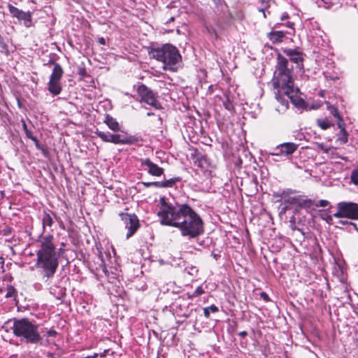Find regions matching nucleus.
Segmentation results:
<instances>
[{
  "label": "nucleus",
  "instance_id": "obj_26",
  "mask_svg": "<svg viewBox=\"0 0 358 358\" xmlns=\"http://www.w3.org/2000/svg\"><path fill=\"white\" fill-rule=\"evenodd\" d=\"M218 311V307L213 304L208 307H206L203 308V315L206 318H209L210 313H217Z\"/></svg>",
  "mask_w": 358,
  "mask_h": 358
},
{
  "label": "nucleus",
  "instance_id": "obj_29",
  "mask_svg": "<svg viewBox=\"0 0 358 358\" xmlns=\"http://www.w3.org/2000/svg\"><path fill=\"white\" fill-rule=\"evenodd\" d=\"M341 136L338 138V141L341 143V144H345L348 141V134L347 131H341Z\"/></svg>",
  "mask_w": 358,
  "mask_h": 358
},
{
  "label": "nucleus",
  "instance_id": "obj_37",
  "mask_svg": "<svg viewBox=\"0 0 358 358\" xmlns=\"http://www.w3.org/2000/svg\"><path fill=\"white\" fill-rule=\"evenodd\" d=\"M57 335V332L55 329H50L46 332V336L48 338L50 337H55Z\"/></svg>",
  "mask_w": 358,
  "mask_h": 358
},
{
  "label": "nucleus",
  "instance_id": "obj_35",
  "mask_svg": "<svg viewBox=\"0 0 358 358\" xmlns=\"http://www.w3.org/2000/svg\"><path fill=\"white\" fill-rule=\"evenodd\" d=\"M78 73L83 78L88 76L87 71L85 67H80L78 69Z\"/></svg>",
  "mask_w": 358,
  "mask_h": 358
},
{
  "label": "nucleus",
  "instance_id": "obj_17",
  "mask_svg": "<svg viewBox=\"0 0 358 358\" xmlns=\"http://www.w3.org/2000/svg\"><path fill=\"white\" fill-rule=\"evenodd\" d=\"M282 92H278V91L275 93V96L277 100L278 103L281 105V108H279V106H275V109L277 112L279 113H284L288 108L289 103L287 100L285 99L282 96Z\"/></svg>",
  "mask_w": 358,
  "mask_h": 358
},
{
  "label": "nucleus",
  "instance_id": "obj_6",
  "mask_svg": "<svg viewBox=\"0 0 358 358\" xmlns=\"http://www.w3.org/2000/svg\"><path fill=\"white\" fill-rule=\"evenodd\" d=\"M95 134L103 142L112 143L114 144L133 145L138 141V138L133 136L111 134L96 129Z\"/></svg>",
  "mask_w": 358,
  "mask_h": 358
},
{
  "label": "nucleus",
  "instance_id": "obj_15",
  "mask_svg": "<svg viewBox=\"0 0 358 358\" xmlns=\"http://www.w3.org/2000/svg\"><path fill=\"white\" fill-rule=\"evenodd\" d=\"M283 52L289 57L291 62L296 64L299 67H303V53L296 49H285Z\"/></svg>",
  "mask_w": 358,
  "mask_h": 358
},
{
  "label": "nucleus",
  "instance_id": "obj_8",
  "mask_svg": "<svg viewBox=\"0 0 358 358\" xmlns=\"http://www.w3.org/2000/svg\"><path fill=\"white\" fill-rule=\"evenodd\" d=\"M337 218L345 217L350 220H358V203L342 201L337 204V212L334 214Z\"/></svg>",
  "mask_w": 358,
  "mask_h": 358
},
{
  "label": "nucleus",
  "instance_id": "obj_53",
  "mask_svg": "<svg viewBox=\"0 0 358 358\" xmlns=\"http://www.w3.org/2000/svg\"><path fill=\"white\" fill-rule=\"evenodd\" d=\"M153 115L152 113H148V114H147L148 116H150V115Z\"/></svg>",
  "mask_w": 358,
  "mask_h": 358
},
{
  "label": "nucleus",
  "instance_id": "obj_58",
  "mask_svg": "<svg viewBox=\"0 0 358 358\" xmlns=\"http://www.w3.org/2000/svg\"><path fill=\"white\" fill-rule=\"evenodd\" d=\"M320 147L323 149L322 145H320Z\"/></svg>",
  "mask_w": 358,
  "mask_h": 358
},
{
  "label": "nucleus",
  "instance_id": "obj_9",
  "mask_svg": "<svg viewBox=\"0 0 358 358\" xmlns=\"http://www.w3.org/2000/svg\"><path fill=\"white\" fill-rule=\"evenodd\" d=\"M136 92L141 98V102H144L156 109H161L162 108L161 103L157 100V94L145 84H140L136 89Z\"/></svg>",
  "mask_w": 358,
  "mask_h": 358
},
{
  "label": "nucleus",
  "instance_id": "obj_51",
  "mask_svg": "<svg viewBox=\"0 0 358 358\" xmlns=\"http://www.w3.org/2000/svg\"><path fill=\"white\" fill-rule=\"evenodd\" d=\"M2 48H3V49L6 50V51L8 52V46L6 43L2 44Z\"/></svg>",
  "mask_w": 358,
  "mask_h": 358
},
{
  "label": "nucleus",
  "instance_id": "obj_39",
  "mask_svg": "<svg viewBox=\"0 0 358 358\" xmlns=\"http://www.w3.org/2000/svg\"><path fill=\"white\" fill-rule=\"evenodd\" d=\"M260 297L266 302H268L270 301V298H269L268 295L264 292H262L260 293Z\"/></svg>",
  "mask_w": 358,
  "mask_h": 358
},
{
  "label": "nucleus",
  "instance_id": "obj_13",
  "mask_svg": "<svg viewBox=\"0 0 358 358\" xmlns=\"http://www.w3.org/2000/svg\"><path fill=\"white\" fill-rule=\"evenodd\" d=\"M282 24L277 23L274 25L271 31L266 34L267 38L273 43H280L283 41L287 31H284L282 30H276V29Z\"/></svg>",
  "mask_w": 358,
  "mask_h": 358
},
{
  "label": "nucleus",
  "instance_id": "obj_49",
  "mask_svg": "<svg viewBox=\"0 0 358 358\" xmlns=\"http://www.w3.org/2000/svg\"><path fill=\"white\" fill-rule=\"evenodd\" d=\"M11 232V229L10 228H7L6 229H4V234L5 235H8L9 234H10Z\"/></svg>",
  "mask_w": 358,
  "mask_h": 358
},
{
  "label": "nucleus",
  "instance_id": "obj_12",
  "mask_svg": "<svg viewBox=\"0 0 358 358\" xmlns=\"http://www.w3.org/2000/svg\"><path fill=\"white\" fill-rule=\"evenodd\" d=\"M299 145L294 143H283L274 148V152L270 154L273 156L289 157L297 150Z\"/></svg>",
  "mask_w": 358,
  "mask_h": 358
},
{
  "label": "nucleus",
  "instance_id": "obj_30",
  "mask_svg": "<svg viewBox=\"0 0 358 358\" xmlns=\"http://www.w3.org/2000/svg\"><path fill=\"white\" fill-rule=\"evenodd\" d=\"M350 179L355 185H358V167L352 171Z\"/></svg>",
  "mask_w": 358,
  "mask_h": 358
},
{
  "label": "nucleus",
  "instance_id": "obj_48",
  "mask_svg": "<svg viewBox=\"0 0 358 358\" xmlns=\"http://www.w3.org/2000/svg\"><path fill=\"white\" fill-rule=\"evenodd\" d=\"M324 220L327 223L331 224L332 222V217L331 215H328Z\"/></svg>",
  "mask_w": 358,
  "mask_h": 358
},
{
  "label": "nucleus",
  "instance_id": "obj_7",
  "mask_svg": "<svg viewBox=\"0 0 358 358\" xmlns=\"http://www.w3.org/2000/svg\"><path fill=\"white\" fill-rule=\"evenodd\" d=\"M53 65L54 68L50 76L48 90L52 95L57 96L62 91L61 79L64 74V70L59 63L53 62Z\"/></svg>",
  "mask_w": 358,
  "mask_h": 358
},
{
  "label": "nucleus",
  "instance_id": "obj_19",
  "mask_svg": "<svg viewBox=\"0 0 358 358\" xmlns=\"http://www.w3.org/2000/svg\"><path fill=\"white\" fill-rule=\"evenodd\" d=\"M50 213L57 218V215L55 213L51 212L50 210H44L42 217V225L43 231H45L46 227H51L54 223Z\"/></svg>",
  "mask_w": 358,
  "mask_h": 358
},
{
  "label": "nucleus",
  "instance_id": "obj_32",
  "mask_svg": "<svg viewBox=\"0 0 358 358\" xmlns=\"http://www.w3.org/2000/svg\"><path fill=\"white\" fill-rule=\"evenodd\" d=\"M192 152L191 153V157L194 161L196 159H198L200 156H204V155H201L197 148H192Z\"/></svg>",
  "mask_w": 358,
  "mask_h": 358
},
{
  "label": "nucleus",
  "instance_id": "obj_18",
  "mask_svg": "<svg viewBox=\"0 0 358 358\" xmlns=\"http://www.w3.org/2000/svg\"><path fill=\"white\" fill-rule=\"evenodd\" d=\"M9 10L13 15L14 17H17L19 20L31 21V16L29 12H24L13 6H9Z\"/></svg>",
  "mask_w": 358,
  "mask_h": 358
},
{
  "label": "nucleus",
  "instance_id": "obj_33",
  "mask_svg": "<svg viewBox=\"0 0 358 358\" xmlns=\"http://www.w3.org/2000/svg\"><path fill=\"white\" fill-rule=\"evenodd\" d=\"M142 183L146 187H152L153 186V187L159 188L158 181H155V182H143Z\"/></svg>",
  "mask_w": 358,
  "mask_h": 358
},
{
  "label": "nucleus",
  "instance_id": "obj_27",
  "mask_svg": "<svg viewBox=\"0 0 358 358\" xmlns=\"http://www.w3.org/2000/svg\"><path fill=\"white\" fill-rule=\"evenodd\" d=\"M285 189L282 190L281 192H274L273 194V197L275 199L276 202H281L284 201V198L286 196Z\"/></svg>",
  "mask_w": 358,
  "mask_h": 358
},
{
  "label": "nucleus",
  "instance_id": "obj_55",
  "mask_svg": "<svg viewBox=\"0 0 358 358\" xmlns=\"http://www.w3.org/2000/svg\"><path fill=\"white\" fill-rule=\"evenodd\" d=\"M24 127L26 129L27 128V124H25V122H24Z\"/></svg>",
  "mask_w": 358,
  "mask_h": 358
},
{
  "label": "nucleus",
  "instance_id": "obj_36",
  "mask_svg": "<svg viewBox=\"0 0 358 358\" xmlns=\"http://www.w3.org/2000/svg\"><path fill=\"white\" fill-rule=\"evenodd\" d=\"M329 204V202L327 200H320L319 201L318 203H315L314 205L316 207L321 206V207H325Z\"/></svg>",
  "mask_w": 358,
  "mask_h": 358
},
{
  "label": "nucleus",
  "instance_id": "obj_34",
  "mask_svg": "<svg viewBox=\"0 0 358 358\" xmlns=\"http://www.w3.org/2000/svg\"><path fill=\"white\" fill-rule=\"evenodd\" d=\"M223 104L224 108L229 111L234 109V106L228 98L227 101L223 103Z\"/></svg>",
  "mask_w": 358,
  "mask_h": 358
},
{
  "label": "nucleus",
  "instance_id": "obj_38",
  "mask_svg": "<svg viewBox=\"0 0 358 358\" xmlns=\"http://www.w3.org/2000/svg\"><path fill=\"white\" fill-rule=\"evenodd\" d=\"M260 1L263 5L264 8H261L259 10L262 11L264 14V16L266 17L264 8L268 7V1H266L265 0H260Z\"/></svg>",
  "mask_w": 358,
  "mask_h": 358
},
{
  "label": "nucleus",
  "instance_id": "obj_52",
  "mask_svg": "<svg viewBox=\"0 0 358 358\" xmlns=\"http://www.w3.org/2000/svg\"><path fill=\"white\" fill-rule=\"evenodd\" d=\"M174 20H175L174 17H170V19L167 21V23H168V22H173V21H174Z\"/></svg>",
  "mask_w": 358,
  "mask_h": 358
},
{
  "label": "nucleus",
  "instance_id": "obj_56",
  "mask_svg": "<svg viewBox=\"0 0 358 358\" xmlns=\"http://www.w3.org/2000/svg\"><path fill=\"white\" fill-rule=\"evenodd\" d=\"M215 37L217 38V34L216 31H215Z\"/></svg>",
  "mask_w": 358,
  "mask_h": 358
},
{
  "label": "nucleus",
  "instance_id": "obj_5",
  "mask_svg": "<svg viewBox=\"0 0 358 358\" xmlns=\"http://www.w3.org/2000/svg\"><path fill=\"white\" fill-rule=\"evenodd\" d=\"M13 334L27 343H41L43 338L38 331V326L28 318L13 319Z\"/></svg>",
  "mask_w": 358,
  "mask_h": 358
},
{
  "label": "nucleus",
  "instance_id": "obj_54",
  "mask_svg": "<svg viewBox=\"0 0 358 358\" xmlns=\"http://www.w3.org/2000/svg\"><path fill=\"white\" fill-rule=\"evenodd\" d=\"M213 257H214V258H215V259H217V255H214V256H213Z\"/></svg>",
  "mask_w": 358,
  "mask_h": 358
},
{
  "label": "nucleus",
  "instance_id": "obj_45",
  "mask_svg": "<svg viewBox=\"0 0 358 358\" xmlns=\"http://www.w3.org/2000/svg\"><path fill=\"white\" fill-rule=\"evenodd\" d=\"M27 136H28L31 139H32L34 141H35V142H36V147H37V148H41V147H40V145H39V144H38V140L36 139V138L33 137V136H29L28 134H27Z\"/></svg>",
  "mask_w": 358,
  "mask_h": 358
},
{
  "label": "nucleus",
  "instance_id": "obj_50",
  "mask_svg": "<svg viewBox=\"0 0 358 358\" xmlns=\"http://www.w3.org/2000/svg\"><path fill=\"white\" fill-rule=\"evenodd\" d=\"M108 350H105L102 353L100 354V356L101 357H103L106 355V354L108 353Z\"/></svg>",
  "mask_w": 358,
  "mask_h": 358
},
{
  "label": "nucleus",
  "instance_id": "obj_41",
  "mask_svg": "<svg viewBox=\"0 0 358 358\" xmlns=\"http://www.w3.org/2000/svg\"><path fill=\"white\" fill-rule=\"evenodd\" d=\"M98 43L100 45H106V40L103 37H99L98 38Z\"/></svg>",
  "mask_w": 358,
  "mask_h": 358
},
{
  "label": "nucleus",
  "instance_id": "obj_2",
  "mask_svg": "<svg viewBox=\"0 0 358 358\" xmlns=\"http://www.w3.org/2000/svg\"><path fill=\"white\" fill-rule=\"evenodd\" d=\"M273 87L278 92H282L298 108H303L305 101L300 96L299 89L294 85L293 66L280 53H278L275 70L271 79Z\"/></svg>",
  "mask_w": 358,
  "mask_h": 358
},
{
  "label": "nucleus",
  "instance_id": "obj_11",
  "mask_svg": "<svg viewBox=\"0 0 358 358\" xmlns=\"http://www.w3.org/2000/svg\"><path fill=\"white\" fill-rule=\"evenodd\" d=\"M119 216L121 220L127 224L128 229L126 237L129 238L131 237L140 228V223L137 215L134 213L129 214L127 213H120Z\"/></svg>",
  "mask_w": 358,
  "mask_h": 358
},
{
  "label": "nucleus",
  "instance_id": "obj_46",
  "mask_svg": "<svg viewBox=\"0 0 358 358\" xmlns=\"http://www.w3.org/2000/svg\"><path fill=\"white\" fill-rule=\"evenodd\" d=\"M247 335H248V332L246 331H242L238 333V336L242 338L245 337Z\"/></svg>",
  "mask_w": 358,
  "mask_h": 358
},
{
  "label": "nucleus",
  "instance_id": "obj_40",
  "mask_svg": "<svg viewBox=\"0 0 358 358\" xmlns=\"http://www.w3.org/2000/svg\"><path fill=\"white\" fill-rule=\"evenodd\" d=\"M289 204H285V206L282 208L281 210H280V213H285L286 211L289 208Z\"/></svg>",
  "mask_w": 358,
  "mask_h": 358
},
{
  "label": "nucleus",
  "instance_id": "obj_57",
  "mask_svg": "<svg viewBox=\"0 0 358 358\" xmlns=\"http://www.w3.org/2000/svg\"><path fill=\"white\" fill-rule=\"evenodd\" d=\"M276 106H279V108H281V105L278 103V105Z\"/></svg>",
  "mask_w": 358,
  "mask_h": 358
},
{
  "label": "nucleus",
  "instance_id": "obj_47",
  "mask_svg": "<svg viewBox=\"0 0 358 358\" xmlns=\"http://www.w3.org/2000/svg\"><path fill=\"white\" fill-rule=\"evenodd\" d=\"M288 17H289V15H288L287 13H284L282 15V16H281L280 19H281V20H282V21H283V20H285L287 19Z\"/></svg>",
  "mask_w": 358,
  "mask_h": 358
},
{
  "label": "nucleus",
  "instance_id": "obj_16",
  "mask_svg": "<svg viewBox=\"0 0 358 358\" xmlns=\"http://www.w3.org/2000/svg\"><path fill=\"white\" fill-rule=\"evenodd\" d=\"M6 292L5 297L8 299H11L15 302V305L17 304V290L11 285H6L5 287H0V292Z\"/></svg>",
  "mask_w": 358,
  "mask_h": 358
},
{
  "label": "nucleus",
  "instance_id": "obj_31",
  "mask_svg": "<svg viewBox=\"0 0 358 358\" xmlns=\"http://www.w3.org/2000/svg\"><path fill=\"white\" fill-rule=\"evenodd\" d=\"M337 119V126L340 129L341 131H345V123L344 122L342 117H339Z\"/></svg>",
  "mask_w": 358,
  "mask_h": 358
},
{
  "label": "nucleus",
  "instance_id": "obj_24",
  "mask_svg": "<svg viewBox=\"0 0 358 358\" xmlns=\"http://www.w3.org/2000/svg\"><path fill=\"white\" fill-rule=\"evenodd\" d=\"M317 125L323 130H326L331 127L334 126V124L329 122V120L327 118L325 119H318L317 120Z\"/></svg>",
  "mask_w": 358,
  "mask_h": 358
},
{
  "label": "nucleus",
  "instance_id": "obj_44",
  "mask_svg": "<svg viewBox=\"0 0 358 358\" xmlns=\"http://www.w3.org/2000/svg\"><path fill=\"white\" fill-rule=\"evenodd\" d=\"M197 272H198V270H197L196 268H194V267H192V268H190V271H188V273H189L190 275H194V273H196Z\"/></svg>",
  "mask_w": 358,
  "mask_h": 358
},
{
  "label": "nucleus",
  "instance_id": "obj_10",
  "mask_svg": "<svg viewBox=\"0 0 358 358\" xmlns=\"http://www.w3.org/2000/svg\"><path fill=\"white\" fill-rule=\"evenodd\" d=\"M194 164L200 169L206 178L209 179L215 176V171L217 166L206 155L199 157L194 161Z\"/></svg>",
  "mask_w": 358,
  "mask_h": 358
},
{
  "label": "nucleus",
  "instance_id": "obj_14",
  "mask_svg": "<svg viewBox=\"0 0 358 358\" xmlns=\"http://www.w3.org/2000/svg\"><path fill=\"white\" fill-rule=\"evenodd\" d=\"M141 166H147V171L153 176L159 177L164 174V170L157 164L153 163L150 159H141Z\"/></svg>",
  "mask_w": 358,
  "mask_h": 358
},
{
  "label": "nucleus",
  "instance_id": "obj_25",
  "mask_svg": "<svg viewBox=\"0 0 358 358\" xmlns=\"http://www.w3.org/2000/svg\"><path fill=\"white\" fill-rule=\"evenodd\" d=\"M205 293L203 288L201 286H199L193 292H187V296L188 299H193L194 298L201 296Z\"/></svg>",
  "mask_w": 358,
  "mask_h": 358
},
{
  "label": "nucleus",
  "instance_id": "obj_43",
  "mask_svg": "<svg viewBox=\"0 0 358 358\" xmlns=\"http://www.w3.org/2000/svg\"><path fill=\"white\" fill-rule=\"evenodd\" d=\"M294 22H288L286 23V27L291 28L292 29H293L294 31Z\"/></svg>",
  "mask_w": 358,
  "mask_h": 358
},
{
  "label": "nucleus",
  "instance_id": "obj_4",
  "mask_svg": "<svg viewBox=\"0 0 358 358\" xmlns=\"http://www.w3.org/2000/svg\"><path fill=\"white\" fill-rule=\"evenodd\" d=\"M148 55L163 64V69L175 72L178 70V64L182 62V56L178 49L171 43L161 46L151 45L148 48Z\"/></svg>",
  "mask_w": 358,
  "mask_h": 358
},
{
  "label": "nucleus",
  "instance_id": "obj_23",
  "mask_svg": "<svg viewBox=\"0 0 358 358\" xmlns=\"http://www.w3.org/2000/svg\"><path fill=\"white\" fill-rule=\"evenodd\" d=\"M298 202L296 203V206L300 208H309L314 203V201L310 199H304L303 196L298 195Z\"/></svg>",
  "mask_w": 358,
  "mask_h": 358
},
{
  "label": "nucleus",
  "instance_id": "obj_28",
  "mask_svg": "<svg viewBox=\"0 0 358 358\" xmlns=\"http://www.w3.org/2000/svg\"><path fill=\"white\" fill-rule=\"evenodd\" d=\"M327 110L336 118L341 117L338 108L333 105H327Z\"/></svg>",
  "mask_w": 358,
  "mask_h": 358
},
{
  "label": "nucleus",
  "instance_id": "obj_1",
  "mask_svg": "<svg viewBox=\"0 0 358 358\" xmlns=\"http://www.w3.org/2000/svg\"><path fill=\"white\" fill-rule=\"evenodd\" d=\"M159 204L157 215L162 225L177 228L182 236L189 238H195L203 234L202 218L188 203H176L173 206L162 197Z\"/></svg>",
  "mask_w": 358,
  "mask_h": 358
},
{
  "label": "nucleus",
  "instance_id": "obj_20",
  "mask_svg": "<svg viewBox=\"0 0 358 358\" xmlns=\"http://www.w3.org/2000/svg\"><path fill=\"white\" fill-rule=\"evenodd\" d=\"M103 122L112 131H119L120 130V127L117 121L110 115H106Z\"/></svg>",
  "mask_w": 358,
  "mask_h": 358
},
{
  "label": "nucleus",
  "instance_id": "obj_42",
  "mask_svg": "<svg viewBox=\"0 0 358 358\" xmlns=\"http://www.w3.org/2000/svg\"><path fill=\"white\" fill-rule=\"evenodd\" d=\"M101 266H102V270H103V271L104 272V273H105L106 275H107V274H108V270H107V268H106V264H104V262H103V259H102V265H101Z\"/></svg>",
  "mask_w": 358,
  "mask_h": 358
},
{
  "label": "nucleus",
  "instance_id": "obj_3",
  "mask_svg": "<svg viewBox=\"0 0 358 358\" xmlns=\"http://www.w3.org/2000/svg\"><path fill=\"white\" fill-rule=\"evenodd\" d=\"M55 238L52 234L43 236L40 241V246L36 251V266L42 269L45 282L52 278L59 266V259L64 253V250L59 248L57 251L55 244Z\"/></svg>",
  "mask_w": 358,
  "mask_h": 358
},
{
  "label": "nucleus",
  "instance_id": "obj_21",
  "mask_svg": "<svg viewBox=\"0 0 358 358\" xmlns=\"http://www.w3.org/2000/svg\"><path fill=\"white\" fill-rule=\"evenodd\" d=\"M181 180L180 177H173L164 181H158L159 188L173 187L177 182Z\"/></svg>",
  "mask_w": 358,
  "mask_h": 358
},
{
  "label": "nucleus",
  "instance_id": "obj_22",
  "mask_svg": "<svg viewBox=\"0 0 358 358\" xmlns=\"http://www.w3.org/2000/svg\"><path fill=\"white\" fill-rule=\"evenodd\" d=\"M294 192L290 189H285L286 193V197L284 198V204H289V205H296V203L298 202V195L296 196H291V194Z\"/></svg>",
  "mask_w": 358,
  "mask_h": 358
}]
</instances>
